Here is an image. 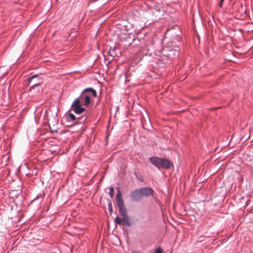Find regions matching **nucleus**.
<instances>
[{
    "label": "nucleus",
    "instance_id": "1",
    "mask_svg": "<svg viewBox=\"0 0 253 253\" xmlns=\"http://www.w3.org/2000/svg\"><path fill=\"white\" fill-rule=\"evenodd\" d=\"M150 162L158 169H169L172 166V163L169 160L157 157H151Z\"/></svg>",
    "mask_w": 253,
    "mask_h": 253
},
{
    "label": "nucleus",
    "instance_id": "2",
    "mask_svg": "<svg viewBox=\"0 0 253 253\" xmlns=\"http://www.w3.org/2000/svg\"><path fill=\"white\" fill-rule=\"evenodd\" d=\"M87 91H91V93L94 97H96L97 96V92L94 89L92 88H86L84 89L81 94L80 97L78 98L81 99V103H82L84 100V102L83 103V105L85 106H88L90 103V96L87 95Z\"/></svg>",
    "mask_w": 253,
    "mask_h": 253
},
{
    "label": "nucleus",
    "instance_id": "3",
    "mask_svg": "<svg viewBox=\"0 0 253 253\" xmlns=\"http://www.w3.org/2000/svg\"><path fill=\"white\" fill-rule=\"evenodd\" d=\"M117 206L119 209L120 214L122 217L127 216L126 209L125 207L122 194L120 189L118 188L116 196Z\"/></svg>",
    "mask_w": 253,
    "mask_h": 253
},
{
    "label": "nucleus",
    "instance_id": "4",
    "mask_svg": "<svg viewBox=\"0 0 253 253\" xmlns=\"http://www.w3.org/2000/svg\"><path fill=\"white\" fill-rule=\"evenodd\" d=\"M82 105L81 99L76 98L72 103L71 107L75 113L80 114L85 111V109L82 107Z\"/></svg>",
    "mask_w": 253,
    "mask_h": 253
},
{
    "label": "nucleus",
    "instance_id": "5",
    "mask_svg": "<svg viewBox=\"0 0 253 253\" xmlns=\"http://www.w3.org/2000/svg\"><path fill=\"white\" fill-rule=\"evenodd\" d=\"M26 82L28 85L31 84L32 85L30 89L34 88L36 86L40 85L42 84V81L37 75H35L28 78Z\"/></svg>",
    "mask_w": 253,
    "mask_h": 253
},
{
    "label": "nucleus",
    "instance_id": "6",
    "mask_svg": "<svg viewBox=\"0 0 253 253\" xmlns=\"http://www.w3.org/2000/svg\"><path fill=\"white\" fill-rule=\"evenodd\" d=\"M130 197L132 201L137 202L141 200L143 198L139 189L132 191L130 193Z\"/></svg>",
    "mask_w": 253,
    "mask_h": 253
},
{
    "label": "nucleus",
    "instance_id": "7",
    "mask_svg": "<svg viewBox=\"0 0 253 253\" xmlns=\"http://www.w3.org/2000/svg\"><path fill=\"white\" fill-rule=\"evenodd\" d=\"M139 189L142 197L150 196V195H152L154 193L153 190L149 187L141 188Z\"/></svg>",
    "mask_w": 253,
    "mask_h": 253
},
{
    "label": "nucleus",
    "instance_id": "8",
    "mask_svg": "<svg viewBox=\"0 0 253 253\" xmlns=\"http://www.w3.org/2000/svg\"><path fill=\"white\" fill-rule=\"evenodd\" d=\"M122 225H126L128 226H131V224L130 222V218L129 217V216L128 215L126 216L122 217Z\"/></svg>",
    "mask_w": 253,
    "mask_h": 253
},
{
    "label": "nucleus",
    "instance_id": "9",
    "mask_svg": "<svg viewBox=\"0 0 253 253\" xmlns=\"http://www.w3.org/2000/svg\"><path fill=\"white\" fill-rule=\"evenodd\" d=\"M114 193V188L113 187H110L109 189V194L111 198H112L113 197Z\"/></svg>",
    "mask_w": 253,
    "mask_h": 253
},
{
    "label": "nucleus",
    "instance_id": "10",
    "mask_svg": "<svg viewBox=\"0 0 253 253\" xmlns=\"http://www.w3.org/2000/svg\"><path fill=\"white\" fill-rule=\"evenodd\" d=\"M115 222L119 224H122V219L117 216L115 219Z\"/></svg>",
    "mask_w": 253,
    "mask_h": 253
},
{
    "label": "nucleus",
    "instance_id": "11",
    "mask_svg": "<svg viewBox=\"0 0 253 253\" xmlns=\"http://www.w3.org/2000/svg\"><path fill=\"white\" fill-rule=\"evenodd\" d=\"M69 115V117L71 119V120L74 121L76 119V118L74 114H73L72 113H70Z\"/></svg>",
    "mask_w": 253,
    "mask_h": 253
},
{
    "label": "nucleus",
    "instance_id": "12",
    "mask_svg": "<svg viewBox=\"0 0 253 253\" xmlns=\"http://www.w3.org/2000/svg\"><path fill=\"white\" fill-rule=\"evenodd\" d=\"M155 253H163V252L162 249L158 248L155 251Z\"/></svg>",
    "mask_w": 253,
    "mask_h": 253
},
{
    "label": "nucleus",
    "instance_id": "13",
    "mask_svg": "<svg viewBox=\"0 0 253 253\" xmlns=\"http://www.w3.org/2000/svg\"><path fill=\"white\" fill-rule=\"evenodd\" d=\"M108 206H109V211H110V212H112V206L111 202L109 203Z\"/></svg>",
    "mask_w": 253,
    "mask_h": 253
},
{
    "label": "nucleus",
    "instance_id": "14",
    "mask_svg": "<svg viewBox=\"0 0 253 253\" xmlns=\"http://www.w3.org/2000/svg\"><path fill=\"white\" fill-rule=\"evenodd\" d=\"M87 94L90 96V95L92 94V93H91V91H87Z\"/></svg>",
    "mask_w": 253,
    "mask_h": 253
},
{
    "label": "nucleus",
    "instance_id": "15",
    "mask_svg": "<svg viewBox=\"0 0 253 253\" xmlns=\"http://www.w3.org/2000/svg\"><path fill=\"white\" fill-rule=\"evenodd\" d=\"M224 0H221L219 2V6H221V4Z\"/></svg>",
    "mask_w": 253,
    "mask_h": 253
},
{
    "label": "nucleus",
    "instance_id": "16",
    "mask_svg": "<svg viewBox=\"0 0 253 253\" xmlns=\"http://www.w3.org/2000/svg\"><path fill=\"white\" fill-rule=\"evenodd\" d=\"M139 179L141 180V181H142V179H141V178H140Z\"/></svg>",
    "mask_w": 253,
    "mask_h": 253
},
{
    "label": "nucleus",
    "instance_id": "17",
    "mask_svg": "<svg viewBox=\"0 0 253 253\" xmlns=\"http://www.w3.org/2000/svg\"><path fill=\"white\" fill-rule=\"evenodd\" d=\"M139 179L141 180V181H142V179H141V178H140Z\"/></svg>",
    "mask_w": 253,
    "mask_h": 253
}]
</instances>
